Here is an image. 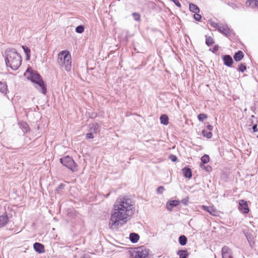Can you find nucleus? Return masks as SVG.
<instances>
[{
	"mask_svg": "<svg viewBox=\"0 0 258 258\" xmlns=\"http://www.w3.org/2000/svg\"><path fill=\"white\" fill-rule=\"evenodd\" d=\"M179 204V201L177 200L170 201L167 202L166 207L168 210L171 211L172 208L177 206Z\"/></svg>",
	"mask_w": 258,
	"mask_h": 258,
	"instance_id": "obj_15",
	"label": "nucleus"
},
{
	"mask_svg": "<svg viewBox=\"0 0 258 258\" xmlns=\"http://www.w3.org/2000/svg\"><path fill=\"white\" fill-rule=\"evenodd\" d=\"M194 19L197 21H200L202 19V16L198 13H195L194 15Z\"/></svg>",
	"mask_w": 258,
	"mask_h": 258,
	"instance_id": "obj_36",
	"label": "nucleus"
},
{
	"mask_svg": "<svg viewBox=\"0 0 258 258\" xmlns=\"http://www.w3.org/2000/svg\"><path fill=\"white\" fill-rule=\"evenodd\" d=\"M82 258H90V257L89 256H87V257L86 256H84V257H83Z\"/></svg>",
	"mask_w": 258,
	"mask_h": 258,
	"instance_id": "obj_48",
	"label": "nucleus"
},
{
	"mask_svg": "<svg viewBox=\"0 0 258 258\" xmlns=\"http://www.w3.org/2000/svg\"><path fill=\"white\" fill-rule=\"evenodd\" d=\"M218 30L227 37H229L233 33V30L229 28L227 24L222 23Z\"/></svg>",
	"mask_w": 258,
	"mask_h": 258,
	"instance_id": "obj_6",
	"label": "nucleus"
},
{
	"mask_svg": "<svg viewBox=\"0 0 258 258\" xmlns=\"http://www.w3.org/2000/svg\"><path fill=\"white\" fill-rule=\"evenodd\" d=\"M238 209L244 214H247L249 211L247 202L243 200L239 201Z\"/></svg>",
	"mask_w": 258,
	"mask_h": 258,
	"instance_id": "obj_8",
	"label": "nucleus"
},
{
	"mask_svg": "<svg viewBox=\"0 0 258 258\" xmlns=\"http://www.w3.org/2000/svg\"><path fill=\"white\" fill-rule=\"evenodd\" d=\"M28 79L36 84L38 85V87H36L37 89H39L43 94H46L47 91L46 86L39 74L37 72H32L30 73V76L28 77Z\"/></svg>",
	"mask_w": 258,
	"mask_h": 258,
	"instance_id": "obj_4",
	"label": "nucleus"
},
{
	"mask_svg": "<svg viewBox=\"0 0 258 258\" xmlns=\"http://www.w3.org/2000/svg\"><path fill=\"white\" fill-rule=\"evenodd\" d=\"M138 256H139L138 254H136V253H135V252H134L133 251L131 253L130 258H140V257Z\"/></svg>",
	"mask_w": 258,
	"mask_h": 258,
	"instance_id": "obj_44",
	"label": "nucleus"
},
{
	"mask_svg": "<svg viewBox=\"0 0 258 258\" xmlns=\"http://www.w3.org/2000/svg\"><path fill=\"white\" fill-rule=\"evenodd\" d=\"M75 31L78 33H82L84 31V27L83 25H79L76 28Z\"/></svg>",
	"mask_w": 258,
	"mask_h": 258,
	"instance_id": "obj_32",
	"label": "nucleus"
},
{
	"mask_svg": "<svg viewBox=\"0 0 258 258\" xmlns=\"http://www.w3.org/2000/svg\"><path fill=\"white\" fill-rule=\"evenodd\" d=\"M182 173L183 175L188 178H190L192 176V172L191 169L187 167H185L182 169Z\"/></svg>",
	"mask_w": 258,
	"mask_h": 258,
	"instance_id": "obj_16",
	"label": "nucleus"
},
{
	"mask_svg": "<svg viewBox=\"0 0 258 258\" xmlns=\"http://www.w3.org/2000/svg\"><path fill=\"white\" fill-rule=\"evenodd\" d=\"M9 222V218L6 213L0 216V228L4 227Z\"/></svg>",
	"mask_w": 258,
	"mask_h": 258,
	"instance_id": "obj_14",
	"label": "nucleus"
},
{
	"mask_svg": "<svg viewBox=\"0 0 258 258\" xmlns=\"http://www.w3.org/2000/svg\"><path fill=\"white\" fill-rule=\"evenodd\" d=\"M5 62L7 67H10L13 70H17L22 63V57L20 54L14 48H8L5 52Z\"/></svg>",
	"mask_w": 258,
	"mask_h": 258,
	"instance_id": "obj_2",
	"label": "nucleus"
},
{
	"mask_svg": "<svg viewBox=\"0 0 258 258\" xmlns=\"http://www.w3.org/2000/svg\"><path fill=\"white\" fill-rule=\"evenodd\" d=\"M223 60L224 64L228 67H230L233 62L232 57L229 55H224L223 56Z\"/></svg>",
	"mask_w": 258,
	"mask_h": 258,
	"instance_id": "obj_12",
	"label": "nucleus"
},
{
	"mask_svg": "<svg viewBox=\"0 0 258 258\" xmlns=\"http://www.w3.org/2000/svg\"><path fill=\"white\" fill-rule=\"evenodd\" d=\"M202 135L204 137L207 139H211L212 137V134L211 132H208L205 130H203L202 131Z\"/></svg>",
	"mask_w": 258,
	"mask_h": 258,
	"instance_id": "obj_28",
	"label": "nucleus"
},
{
	"mask_svg": "<svg viewBox=\"0 0 258 258\" xmlns=\"http://www.w3.org/2000/svg\"><path fill=\"white\" fill-rule=\"evenodd\" d=\"M247 6H250L252 8L258 7V1L257 0H247L246 3Z\"/></svg>",
	"mask_w": 258,
	"mask_h": 258,
	"instance_id": "obj_23",
	"label": "nucleus"
},
{
	"mask_svg": "<svg viewBox=\"0 0 258 258\" xmlns=\"http://www.w3.org/2000/svg\"><path fill=\"white\" fill-rule=\"evenodd\" d=\"M200 167L208 172H210L212 170V167L209 165H205V164H201Z\"/></svg>",
	"mask_w": 258,
	"mask_h": 258,
	"instance_id": "obj_34",
	"label": "nucleus"
},
{
	"mask_svg": "<svg viewBox=\"0 0 258 258\" xmlns=\"http://www.w3.org/2000/svg\"><path fill=\"white\" fill-rule=\"evenodd\" d=\"M222 258H233L231 250L227 246H224L222 248Z\"/></svg>",
	"mask_w": 258,
	"mask_h": 258,
	"instance_id": "obj_9",
	"label": "nucleus"
},
{
	"mask_svg": "<svg viewBox=\"0 0 258 258\" xmlns=\"http://www.w3.org/2000/svg\"><path fill=\"white\" fill-rule=\"evenodd\" d=\"M207 128L209 131H212L213 129V126L212 125L208 124L207 126Z\"/></svg>",
	"mask_w": 258,
	"mask_h": 258,
	"instance_id": "obj_45",
	"label": "nucleus"
},
{
	"mask_svg": "<svg viewBox=\"0 0 258 258\" xmlns=\"http://www.w3.org/2000/svg\"><path fill=\"white\" fill-rule=\"evenodd\" d=\"M177 254L179 255V258H187L188 253L186 250H179L177 252Z\"/></svg>",
	"mask_w": 258,
	"mask_h": 258,
	"instance_id": "obj_19",
	"label": "nucleus"
},
{
	"mask_svg": "<svg viewBox=\"0 0 258 258\" xmlns=\"http://www.w3.org/2000/svg\"><path fill=\"white\" fill-rule=\"evenodd\" d=\"M214 43V41L213 39L210 36H208L207 35H206V44L208 46H210L213 45Z\"/></svg>",
	"mask_w": 258,
	"mask_h": 258,
	"instance_id": "obj_25",
	"label": "nucleus"
},
{
	"mask_svg": "<svg viewBox=\"0 0 258 258\" xmlns=\"http://www.w3.org/2000/svg\"><path fill=\"white\" fill-rule=\"evenodd\" d=\"M171 1H172L177 7H178L179 8L181 7V4L178 0H171Z\"/></svg>",
	"mask_w": 258,
	"mask_h": 258,
	"instance_id": "obj_43",
	"label": "nucleus"
},
{
	"mask_svg": "<svg viewBox=\"0 0 258 258\" xmlns=\"http://www.w3.org/2000/svg\"><path fill=\"white\" fill-rule=\"evenodd\" d=\"M207 115L204 113H200L198 115V118L200 121H203L205 119H207Z\"/></svg>",
	"mask_w": 258,
	"mask_h": 258,
	"instance_id": "obj_30",
	"label": "nucleus"
},
{
	"mask_svg": "<svg viewBox=\"0 0 258 258\" xmlns=\"http://www.w3.org/2000/svg\"><path fill=\"white\" fill-rule=\"evenodd\" d=\"M246 69V66L245 63H241L239 66L238 71L242 73L244 72Z\"/></svg>",
	"mask_w": 258,
	"mask_h": 258,
	"instance_id": "obj_35",
	"label": "nucleus"
},
{
	"mask_svg": "<svg viewBox=\"0 0 258 258\" xmlns=\"http://www.w3.org/2000/svg\"><path fill=\"white\" fill-rule=\"evenodd\" d=\"M65 185L63 183L60 184L56 189L55 192L57 194H61V191L64 188Z\"/></svg>",
	"mask_w": 258,
	"mask_h": 258,
	"instance_id": "obj_29",
	"label": "nucleus"
},
{
	"mask_svg": "<svg viewBox=\"0 0 258 258\" xmlns=\"http://www.w3.org/2000/svg\"><path fill=\"white\" fill-rule=\"evenodd\" d=\"M182 203H183V204H186L185 201H184V200H183V201H182Z\"/></svg>",
	"mask_w": 258,
	"mask_h": 258,
	"instance_id": "obj_47",
	"label": "nucleus"
},
{
	"mask_svg": "<svg viewBox=\"0 0 258 258\" xmlns=\"http://www.w3.org/2000/svg\"><path fill=\"white\" fill-rule=\"evenodd\" d=\"M228 5L233 9H236L238 8V7L237 6V5L235 3H228Z\"/></svg>",
	"mask_w": 258,
	"mask_h": 258,
	"instance_id": "obj_38",
	"label": "nucleus"
},
{
	"mask_svg": "<svg viewBox=\"0 0 258 258\" xmlns=\"http://www.w3.org/2000/svg\"><path fill=\"white\" fill-rule=\"evenodd\" d=\"M93 134H93V133H92L89 132L88 133H87L86 135V139H93L94 138Z\"/></svg>",
	"mask_w": 258,
	"mask_h": 258,
	"instance_id": "obj_37",
	"label": "nucleus"
},
{
	"mask_svg": "<svg viewBox=\"0 0 258 258\" xmlns=\"http://www.w3.org/2000/svg\"><path fill=\"white\" fill-rule=\"evenodd\" d=\"M161 123L164 125H167L169 123L168 117L166 114H162L160 117Z\"/></svg>",
	"mask_w": 258,
	"mask_h": 258,
	"instance_id": "obj_21",
	"label": "nucleus"
},
{
	"mask_svg": "<svg viewBox=\"0 0 258 258\" xmlns=\"http://www.w3.org/2000/svg\"><path fill=\"white\" fill-rule=\"evenodd\" d=\"M139 235L135 233H131L130 234V239L133 243L137 242L139 240Z\"/></svg>",
	"mask_w": 258,
	"mask_h": 258,
	"instance_id": "obj_18",
	"label": "nucleus"
},
{
	"mask_svg": "<svg viewBox=\"0 0 258 258\" xmlns=\"http://www.w3.org/2000/svg\"><path fill=\"white\" fill-rule=\"evenodd\" d=\"M243 56L244 54L243 52L241 50H239L234 54L233 58L235 61H239L243 58Z\"/></svg>",
	"mask_w": 258,
	"mask_h": 258,
	"instance_id": "obj_17",
	"label": "nucleus"
},
{
	"mask_svg": "<svg viewBox=\"0 0 258 258\" xmlns=\"http://www.w3.org/2000/svg\"><path fill=\"white\" fill-rule=\"evenodd\" d=\"M189 10L194 13H199L200 9L199 7L194 4H190L189 5Z\"/></svg>",
	"mask_w": 258,
	"mask_h": 258,
	"instance_id": "obj_22",
	"label": "nucleus"
},
{
	"mask_svg": "<svg viewBox=\"0 0 258 258\" xmlns=\"http://www.w3.org/2000/svg\"><path fill=\"white\" fill-rule=\"evenodd\" d=\"M8 88L6 83L0 81V92L3 94H6Z\"/></svg>",
	"mask_w": 258,
	"mask_h": 258,
	"instance_id": "obj_20",
	"label": "nucleus"
},
{
	"mask_svg": "<svg viewBox=\"0 0 258 258\" xmlns=\"http://www.w3.org/2000/svg\"><path fill=\"white\" fill-rule=\"evenodd\" d=\"M59 161L63 166L70 169L72 171L74 172L77 170V164L72 157L66 156L60 158Z\"/></svg>",
	"mask_w": 258,
	"mask_h": 258,
	"instance_id": "obj_5",
	"label": "nucleus"
},
{
	"mask_svg": "<svg viewBox=\"0 0 258 258\" xmlns=\"http://www.w3.org/2000/svg\"><path fill=\"white\" fill-rule=\"evenodd\" d=\"M22 127L24 128V129L26 131V132H27L29 128L28 125L26 123L24 122L22 124Z\"/></svg>",
	"mask_w": 258,
	"mask_h": 258,
	"instance_id": "obj_42",
	"label": "nucleus"
},
{
	"mask_svg": "<svg viewBox=\"0 0 258 258\" xmlns=\"http://www.w3.org/2000/svg\"><path fill=\"white\" fill-rule=\"evenodd\" d=\"M178 241L181 245L184 246L186 244L187 239L185 235H182L179 236Z\"/></svg>",
	"mask_w": 258,
	"mask_h": 258,
	"instance_id": "obj_24",
	"label": "nucleus"
},
{
	"mask_svg": "<svg viewBox=\"0 0 258 258\" xmlns=\"http://www.w3.org/2000/svg\"><path fill=\"white\" fill-rule=\"evenodd\" d=\"M135 211L132 200L127 197L120 196L116 200L109 221L111 229H117L126 223L134 215Z\"/></svg>",
	"mask_w": 258,
	"mask_h": 258,
	"instance_id": "obj_1",
	"label": "nucleus"
},
{
	"mask_svg": "<svg viewBox=\"0 0 258 258\" xmlns=\"http://www.w3.org/2000/svg\"><path fill=\"white\" fill-rule=\"evenodd\" d=\"M219 49V46L217 45H215L212 49H211L210 50L213 53H216Z\"/></svg>",
	"mask_w": 258,
	"mask_h": 258,
	"instance_id": "obj_41",
	"label": "nucleus"
},
{
	"mask_svg": "<svg viewBox=\"0 0 258 258\" xmlns=\"http://www.w3.org/2000/svg\"><path fill=\"white\" fill-rule=\"evenodd\" d=\"M132 16L133 17L134 19L137 21H140L141 20V16L140 14L138 13L134 12L132 14Z\"/></svg>",
	"mask_w": 258,
	"mask_h": 258,
	"instance_id": "obj_33",
	"label": "nucleus"
},
{
	"mask_svg": "<svg viewBox=\"0 0 258 258\" xmlns=\"http://www.w3.org/2000/svg\"><path fill=\"white\" fill-rule=\"evenodd\" d=\"M34 250L39 253H42L45 252L44 245L39 242H35L33 244Z\"/></svg>",
	"mask_w": 258,
	"mask_h": 258,
	"instance_id": "obj_11",
	"label": "nucleus"
},
{
	"mask_svg": "<svg viewBox=\"0 0 258 258\" xmlns=\"http://www.w3.org/2000/svg\"><path fill=\"white\" fill-rule=\"evenodd\" d=\"M57 63L61 68H64V69L69 72L72 68L71 55L69 52L63 50L58 54Z\"/></svg>",
	"mask_w": 258,
	"mask_h": 258,
	"instance_id": "obj_3",
	"label": "nucleus"
},
{
	"mask_svg": "<svg viewBox=\"0 0 258 258\" xmlns=\"http://www.w3.org/2000/svg\"><path fill=\"white\" fill-rule=\"evenodd\" d=\"M22 47L26 55L27 60H29L30 57V53H31L30 49L26 46H22Z\"/></svg>",
	"mask_w": 258,
	"mask_h": 258,
	"instance_id": "obj_26",
	"label": "nucleus"
},
{
	"mask_svg": "<svg viewBox=\"0 0 258 258\" xmlns=\"http://www.w3.org/2000/svg\"><path fill=\"white\" fill-rule=\"evenodd\" d=\"M149 249L144 246L138 247L133 251L136 254H138L140 258H148L149 255Z\"/></svg>",
	"mask_w": 258,
	"mask_h": 258,
	"instance_id": "obj_7",
	"label": "nucleus"
},
{
	"mask_svg": "<svg viewBox=\"0 0 258 258\" xmlns=\"http://www.w3.org/2000/svg\"><path fill=\"white\" fill-rule=\"evenodd\" d=\"M202 209L209 213L211 215L215 216L216 214V211L215 209L212 206H207L202 205L201 206Z\"/></svg>",
	"mask_w": 258,
	"mask_h": 258,
	"instance_id": "obj_13",
	"label": "nucleus"
},
{
	"mask_svg": "<svg viewBox=\"0 0 258 258\" xmlns=\"http://www.w3.org/2000/svg\"><path fill=\"white\" fill-rule=\"evenodd\" d=\"M89 132L94 134L99 133L100 125L97 123L90 124L89 126Z\"/></svg>",
	"mask_w": 258,
	"mask_h": 258,
	"instance_id": "obj_10",
	"label": "nucleus"
},
{
	"mask_svg": "<svg viewBox=\"0 0 258 258\" xmlns=\"http://www.w3.org/2000/svg\"><path fill=\"white\" fill-rule=\"evenodd\" d=\"M209 23L211 26H212L213 27H214L215 28H216L217 30H218L219 27H220L221 24H222V23H216L212 20L210 21Z\"/></svg>",
	"mask_w": 258,
	"mask_h": 258,
	"instance_id": "obj_31",
	"label": "nucleus"
},
{
	"mask_svg": "<svg viewBox=\"0 0 258 258\" xmlns=\"http://www.w3.org/2000/svg\"><path fill=\"white\" fill-rule=\"evenodd\" d=\"M252 130L254 132H257L258 131L257 125L256 124H254L252 126Z\"/></svg>",
	"mask_w": 258,
	"mask_h": 258,
	"instance_id": "obj_46",
	"label": "nucleus"
},
{
	"mask_svg": "<svg viewBox=\"0 0 258 258\" xmlns=\"http://www.w3.org/2000/svg\"><path fill=\"white\" fill-rule=\"evenodd\" d=\"M209 161H210V157H209V155L205 154L201 158V164H205L208 163L209 162Z\"/></svg>",
	"mask_w": 258,
	"mask_h": 258,
	"instance_id": "obj_27",
	"label": "nucleus"
},
{
	"mask_svg": "<svg viewBox=\"0 0 258 258\" xmlns=\"http://www.w3.org/2000/svg\"><path fill=\"white\" fill-rule=\"evenodd\" d=\"M169 159L173 162H175L177 160V157L174 155H170L169 156Z\"/></svg>",
	"mask_w": 258,
	"mask_h": 258,
	"instance_id": "obj_40",
	"label": "nucleus"
},
{
	"mask_svg": "<svg viewBox=\"0 0 258 258\" xmlns=\"http://www.w3.org/2000/svg\"><path fill=\"white\" fill-rule=\"evenodd\" d=\"M164 190V188L163 186H160L158 187L157 189V192L159 194H161L163 192V191Z\"/></svg>",
	"mask_w": 258,
	"mask_h": 258,
	"instance_id": "obj_39",
	"label": "nucleus"
}]
</instances>
